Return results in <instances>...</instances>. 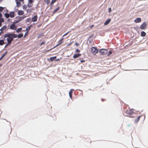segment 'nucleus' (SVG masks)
Returning <instances> with one entry per match:
<instances>
[{
	"instance_id": "obj_1",
	"label": "nucleus",
	"mask_w": 148,
	"mask_h": 148,
	"mask_svg": "<svg viewBox=\"0 0 148 148\" xmlns=\"http://www.w3.org/2000/svg\"><path fill=\"white\" fill-rule=\"evenodd\" d=\"M98 51V49L95 47H92L91 48V52L94 55Z\"/></svg>"
},
{
	"instance_id": "obj_2",
	"label": "nucleus",
	"mask_w": 148,
	"mask_h": 148,
	"mask_svg": "<svg viewBox=\"0 0 148 148\" xmlns=\"http://www.w3.org/2000/svg\"><path fill=\"white\" fill-rule=\"evenodd\" d=\"M125 113L127 114L128 115H130L132 114L133 113V110H131L130 108L127 109L125 111Z\"/></svg>"
},
{
	"instance_id": "obj_3",
	"label": "nucleus",
	"mask_w": 148,
	"mask_h": 148,
	"mask_svg": "<svg viewBox=\"0 0 148 148\" xmlns=\"http://www.w3.org/2000/svg\"><path fill=\"white\" fill-rule=\"evenodd\" d=\"M99 52L102 55H105L108 53V50L106 49H101L100 50Z\"/></svg>"
},
{
	"instance_id": "obj_4",
	"label": "nucleus",
	"mask_w": 148,
	"mask_h": 148,
	"mask_svg": "<svg viewBox=\"0 0 148 148\" xmlns=\"http://www.w3.org/2000/svg\"><path fill=\"white\" fill-rule=\"evenodd\" d=\"M4 37H17V36L14 34L8 33L4 35Z\"/></svg>"
},
{
	"instance_id": "obj_5",
	"label": "nucleus",
	"mask_w": 148,
	"mask_h": 148,
	"mask_svg": "<svg viewBox=\"0 0 148 148\" xmlns=\"http://www.w3.org/2000/svg\"><path fill=\"white\" fill-rule=\"evenodd\" d=\"M147 23L146 22H143L140 26V28L141 29H144L146 28L147 26Z\"/></svg>"
},
{
	"instance_id": "obj_6",
	"label": "nucleus",
	"mask_w": 148,
	"mask_h": 148,
	"mask_svg": "<svg viewBox=\"0 0 148 148\" xmlns=\"http://www.w3.org/2000/svg\"><path fill=\"white\" fill-rule=\"evenodd\" d=\"M63 38H62L60 40H59L58 41V44L56 45L55 47H54L53 48H56V47H57V46H58V45H60L61 44H62V43L63 42Z\"/></svg>"
},
{
	"instance_id": "obj_7",
	"label": "nucleus",
	"mask_w": 148,
	"mask_h": 148,
	"mask_svg": "<svg viewBox=\"0 0 148 148\" xmlns=\"http://www.w3.org/2000/svg\"><path fill=\"white\" fill-rule=\"evenodd\" d=\"M17 27L16 25L14 23L12 24L10 26V28L12 29H15Z\"/></svg>"
},
{
	"instance_id": "obj_8",
	"label": "nucleus",
	"mask_w": 148,
	"mask_h": 148,
	"mask_svg": "<svg viewBox=\"0 0 148 148\" xmlns=\"http://www.w3.org/2000/svg\"><path fill=\"white\" fill-rule=\"evenodd\" d=\"M141 21V19L140 18H137L134 20V22L136 23H140Z\"/></svg>"
},
{
	"instance_id": "obj_9",
	"label": "nucleus",
	"mask_w": 148,
	"mask_h": 148,
	"mask_svg": "<svg viewBox=\"0 0 148 148\" xmlns=\"http://www.w3.org/2000/svg\"><path fill=\"white\" fill-rule=\"evenodd\" d=\"M74 91V90L73 89H71L70 90L69 92V97L71 99H72V94H73V91Z\"/></svg>"
},
{
	"instance_id": "obj_10",
	"label": "nucleus",
	"mask_w": 148,
	"mask_h": 148,
	"mask_svg": "<svg viewBox=\"0 0 148 148\" xmlns=\"http://www.w3.org/2000/svg\"><path fill=\"white\" fill-rule=\"evenodd\" d=\"M21 1L20 0H15L16 4V6L17 7H20L21 5Z\"/></svg>"
},
{
	"instance_id": "obj_11",
	"label": "nucleus",
	"mask_w": 148,
	"mask_h": 148,
	"mask_svg": "<svg viewBox=\"0 0 148 148\" xmlns=\"http://www.w3.org/2000/svg\"><path fill=\"white\" fill-rule=\"evenodd\" d=\"M13 38H8L7 40L8 42V44H10L11 43L12 41L13 40Z\"/></svg>"
},
{
	"instance_id": "obj_12",
	"label": "nucleus",
	"mask_w": 148,
	"mask_h": 148,
	"mask_svg": "<svg viewBox=\"0 0 148 148\" xmlns=\"http://www.w3.org/2000/svg\"><path fill=\"white\" fill-rule=\"evenodd\" d=\"M37 16H35L32 18V21L33 22H35L37 21Z\"/></svg>"
},
{
	"instance_id": "obj_13",
	"label": "nucleus",
	"mask_w": 148,
	"mask_h": 148,
	"mask_svg": "<svg viewBox=\"0 0 148 148\" xmlns=\"http://www.w3.org/2000/svg\"><path fill=\"white\" fill-rule=\"evenodd\" d=\"M9 14L10 17L11 18H13L14 16V12H11Z\"/></svg>"
},
{
	"instance_id": "obj_14",
	"label": "nucleus",
	"mask_w": 148,
	"mask_h": 148,
	"mask_svg": "<svg viewBox=\"0 0 148 148\" xmlns=\"http://www.w3.org/2000/svg\"><path fill=\"white\" fill-rule=\"evenodd\" d=\"M111 21V19H108L104 23V25H108Z\"/></svg>"
},
{
	"instance_id": "obj_15",
	"label": "nucleus",
	"mask_w": 148,
	"mask_h": 148,
	"mask_svg": "<svg viewBox=\"0 0 148 148\" xmlns=\"http://www.w3.org/2000/svg\"><path fill=\"white\" fill-rule=\"evenodd\" d=\"M81 55V54L79 53L75 54L73 56V58H76L80 56Z\"/></svg>"
},
{
	"instance_id": "obj_16",
	"label": "nucleus",
	"mask_w": 148,
	"mask_h": 148,
	"mask_svg": "<svg viewBox=\"0 0 148 148\" xmlns=\"http://www.w3.org/2000/svg\"><path fill=\"white\" fill-rule=\"evenodd\" d=\"M141 116H138L136 119L134 120V122L135 123H137L140 119V118L141 117Z\"/></svg>"
},
{
	"instance_id": "obj_17",
	"label": "nucleus",
	"mask_w": 148,
	"mask_h": 148,
	"mask_svg": "<svg viewBox=\"0 0 148 148\" xmlns=\"http://www.w3.org/2000/svg\"><path fill=\"white\" fill-rule=\"evenodd\" d=\"M24 14V12L23 11L21 10L18 11V14L19 15H22Z\"/></svg>"
},
{
	"instance_id": "obj_18",
	"label": "nucleus",
	"mask_w": 148,
	"mask_h": 148,
	"mask_svg": "<svg viewBox=\"0 0 148 148\" xmlns=\"http://www.w3.org/2000/svg\"><path fill=\"white\" fill-rule=\"evenodd\" d=\"M6 28V27L5 26H4L3 27L1 28L0 29V31H1V32H2Z\"/></svg>"
},
{
	"instance_id": "obj_19",
	"label": "nucleus",
	"mask_w": 148,
	"mask_h": 148,
	"mask_svg": "<svg viewBox=\"0 0 148 148\" xmlns=\"http://www.w3.org/2000/svg\"><path fill=\"white\" fill-rule=\"evenodd\" d=\"M56 58V56H55L52 57H51L50 58V60L51 61H53L55 60Z\"/></svg>"
},
{
	"instance_id": "obj_20",
	"label": "nucleus",
	"mask_w": 148,
	"mask_h": 148,
	"mask_svg": "<svg viewBox=\"0 0 148 148\" xmlns=\"http://www.w3.org/2000/svg\"><path fill=\"white\" fill-rule=\"evenodd\" d=\"M141 35L142 36H145L146 35V33L144 32H142L141 33Z\"/></svg>"
},
{
	"instance_id": "obj_21",
	"label": "nucleus",
	"mask_w": 148,
	"mask_h": 148,
	"mask_svg": "<svg viewBox=\"0 0 148 148\" xmlns=\"http://www.w3.org/2000/svg\"><path fill=\"white\" fill-rule=\"evenodd\" d=\"M4 15L6 18H8L10 17L9 14L7 13H5L4 14Z\"/></svg>"
},
{
	"instance_id": "obj_22",
	"label": "nucleus",
	"mask_w": 148,
	"mask_h": 148,
	"mask_svg": "<svg viewBox=\"0 0 148 148\" xmlns=\"http://www.w3.org/2000/svg\"><path fill=\"white\" fill-rule=\"evenodd\" d=\"M4 43V42L3 40H0V45H3Z\"/></svg>"
},
{
	"instance_id": "obj_23",
	"label": "nucleus",
	"mask_w": 148,
	"mask_h": 148,
	"mask_svg": "<svg viewBox=\"0 0 148 148\" xmlns=\"http://www.w3.org/2000/svg\"><path fill=\"white\" fill-rule=\"evenodd\" d=\"M22 30L21 28H19L16 29V32L17 33H18L20 32Z\"/></svg>"
},
{
	"instance_id": "obj_24",
	"label": "nucleus",
	"mask_w": 148,
	"mask_h": 148,
	"mask_svg": "<svg viewBox=\"0 0 148 148\" xmlns=\"http://www.w3.org/2000/svg\"><path fill=\"white\" fill-rule=\"evenodd\" d=\"M34 1V0H28V3L30 4H32Z\"/></svg>"
},
{
	"instance_id": "obj_25",
	"label": "nucleus",
	"mask_w": 148,
	"mask_h": 148,
	"mask_svg": "<svg viewBox=\"0 0 148 148\" xmlns=\"http://www.w3.org/2000/svg\"><path fill=\"white\" fill-rule=\"evenodd\" d=\"M4 21L2 17L0 18V22L1 23L3 22Z\"/></svg>"
},
{
	"instance_id": "obj_26",
	"label": "nucleus",
	"mask_w": 148,
	"mask_h": 148,
	"mask_svg": "<svg viewBox=\"0 0 148 148\" xmlns=\"http://www.w3.org/2000/svg\"><path fill=\"white\" fill-rule=\"evenodd\" d=\"M5 8L0 6V12H1Z\"/></svg>"
},
{
	"instance_id": "obj_27",
	"label": "nucleus",
	"mask_w": 148,
	"mask_h": 148,
	"mask_svg": "<svg viewBox=\"0 0 148 148\" xmlns=\"http://www.w3.org/2000/svg\"><path fill=\"white\" fill-rule=\"evenodd\" d=\"M5 56V54H4V53L1 56L0 58V59H2Z\"/></svg>"
},
{
	"instance_id": "obj_28",
	"label": "nucleus",
	"mask_w": 148,
	"mask_h": 148,
	"mask_svg": "<svg viewBox=\"0 0 148 148\" xmlns=\"http://www.w3.org/2000/svg\"><path fill=\"white\" fill-rule=\"evenodd\" d=\"M5 56V54H4V53L1 56L0 58V59H2Z\"/></svg>"
},
{
	"instance_id": "obj_29",
	"label": "nucleus",
	"mask_w": 148,
	"mask_h": 148,
	"mask_svg": "<svg viewBox=\"0 0 148 148\" xmlns=\"http://www.w3.org/2000/svg\"><path fill=\"white\" fill-rule=\"evenodd\" d=\"M32 4H30V3H28V4L27 5V6L29 8H30L31 7H32Z\"/></svg>"
},
{
	"instance_id": "obj_30",
	"label": "nucleus",
	"mask_w": 148,
	"mask_h": 148,
	"mask_svg": "<svg viewBox=\"0 0 148 148\" xmlns=\"http://www.w3.org/2000/svg\"><path fill=\"white\" fill-rule=\"evenodd\" d=\"M112 51H110L109 52L108 54H107V56H109L110 55L112 54Z\"/></svg>"
},
{
	"instance_id": "obj_31",
	"label": "nucleus",
	"mask_w": 148,
	"mask_h": 148,
	"mask_svg": "<svg viewBox=\"0 0 148 148\" xmlns=\"http://www.w3.org/2000/svg\"><path fill=\"white\" fill-rule=\"evenodd\" d=\"M23 9L24 10H26L27 9V6L25 5H24L23 6Z\"/></svg>"
},
{
	"instance_id": "obj_32",
	"label": "nucleus",
	"mask_w": 148,
	"mask_h": 148,
	"mask_svg": "<svg viewBox=\"0 0 148 148\" xmlns=\"http://www.w3.org/2000/svg\"><path fill=\"white\" fill-rule=\"evenodd\" d=\"M30 27H28L26 28V30L27 31V32H28V30L30 29Z\"/></svg>"
},
{
	"instance_id": "obj_33",
	"label": "nucleus",
	"mask_w": 148,
	"mask_h": 148,
	"mask_svg": "<svg viewBox=\"0 0 148 148\" xmlns=\"http://www.w3.org/2000/svg\"><path fill=\"white\" fill-rule=\"evenodd\" d=\"M23 36V34H20L18 35V37H22Z\"/></svg>"
},
{
	"instance_id": "obj_34",
	"label": "nucleus",
	"mask_w": 148,
	"mask_h": 148,
	"mask_svg": "<svg viewBox=\"0 0 148 148\" xmlns=\"http://www.w3.org/2000/svg\"><path fill=\"white\" fill-rule=\"evenodd\" d=\"M56 0H52L51 3L53 4L56 2Z\"/></svg>"
},
{
	"instance_id": "obj_35",
	"label": "nucleus",
	"mask_w": 148,
	"mask_h": 148,
	"mask_svg": "<svg viewBox=\"0 0 148 148\" xmlns=\"http://www.w3.org/2000/svg\"><path fill=\"white\" fill-rule=\"evenodd\" d=\"M75 45L77 46H78L79 45V44L78 43L76 42L75 43Z\"/></svg>"
},
{
	"instance_id": "obj_36",
	"label": "nucleus",
	"mask_w": 148,
	"mask_h": 148,
	"mask_svg": "<svg viewBox=\"0 0 148 148\" xmlns=\"http://www.w3.org/2000/svg\"><path fill=\"white\" fill-rule=\"evenodd\" d=\"M59 8H57L55 10L54 12H56L57 11H58L59 10Z\"/></svg>"
},
{
	"instance_id": "obj_37",
	"label": "nucleus",
	"mask_w": 148,
	"mask_h": 148,
	"mask_svg": "<svg viewBox=\"0 0 148 148\" xmlns=\"http://www.w3.org/2000/svg\"><path fill=\"white\" fill-rule=\"evenodd\" d=\"M112 10L111 8H109L108 9V11L109 13Z\"/></svg>"
},
{
	"instance_id": "obj_38",
	"label": "nucleus",
	"mask_w": 148,
	"mask_h": 148,
	"mask_svg": "<svg viewBox=\"0 0 148 148\" xmlns=\"http://www.w3.org/2000/svg\"><path fill=\"white\" fill-rule=\"evenodd\" d=\"M27 12H31V10L30 9H28L27 10Z\"/></svg>"
},
{
	"instance_id": "obj_39",
	"label": "nucleus",
	"mask_w": 148,
	"mask_h": 148,
	"mask_svg": "<svg viewBox=\"0 0 148 148\" xmlns=\"http://www.w3.org/2000/svg\"><path fill=\"white\" fill-rule=\"evenodd\" d=\"M28 34V32H27L25 34L24 36H27Z\"/></svg>"
},
{
	"instance_id": "obj_40",
	"label": "nucleus",
	"mask_w": 148,
	"mask_h": 148,
	"mask_svg": "<svg viewBox=\"0 0 148 148\" xmlns=\"http://www.w3.org/2000/svg\"><path fill=\"white\" fill-rule=\"evenodd\" d=\"M80 51V50L78 49H77L76 50V52L77 53H79Z\"/></svg>"
},
{
	"instance_id": "obj_41",
	"label": "nucleus",
	"mask_w": 148,
	"mask_h": 148,
	"mask_svg": "<svg viewBox=\"0 0 148 148\" xmlns=\"http://www.w3.org/2000/svg\"><path fill=\"white\" fill-rule=\"evenodd\" d=\"M45 43V42H42V43H40V45H43V44H44Z\"/></svg>"
},
{
	"instance_id": "obj_42",
	"label": "nucleus",
	"mask_w": 148,
	"mask_h": 148,
	"mask_svg": "<svg viewBox=\"0 0 148 148\" xmlns=\"http://www.w3.org/2000/svg\"><path fill=\"white\" fill-rule=\"evenodd\" d=\"M2 17V15L1 14V13H0V18Z\"/></svg>"
},
{
	"instance_id": "obj_43",
	"label": "nucleus",
	"mask_w": 148,
	"mask_h": 148,
	"mask_svg": "<svg viewBox=\"0 0 148 148\" xmlns=\"http://www.w3.org/2000/svg\"><path fill=\"white\" fill-rule=\"evenodd\" d=\"M8 53V51H6L4 53V54H5V55H6L7 54V53Z\"/></svg>"
},
{
	"instance_id": "obj_44",
	"label": "nucleus",
	"mask_w": 148,
	"mask_h": 148,
	"mask_svg": "<svg viewBox=\"0 0 148 148\" xmlns=\"http://www.w3.org/2000/svg\"><path fill=\"white\" fill-rule=\"evenodd\" d=\"M68 34L67 33H66L65 34H64L63 35V36H66V35L67 34Z\"/></svg>"
},
{
	"instance_id": "obj_45",
	"label": "nucleus",
	"mask_w": 148,
	"mask_h": 148,
	"mask_svg": "<svg viewBox=\"0 0 148 148\" xmlns=\"http://www.w3.org/2000/svg\"><path fill=\"white\" fill-rule=\"evenodd\" d=\"M105 100L104 99H101V100L102 101H104Z\"/></svg>"
},
{
	"instance_id": "obj_46",
	"label": "nucleus",
	"mask_w": 148,
	"mask_h": 148,
	"mask_svg": "<svg viewBox=\"0 0 148 148\" xmlns=\"http://www.w3.org/2000/svg\"><path fill=\"white\" fill-rule=\"evenodd\" d=\"M2 66V64H0V67H1Z\"/></svg>"
},
{
	"instance_id": "obj_47",
	"label": "nucleus",
	"mask_w": 148,
	"mask_h": 148,
	"mask_svg": "<svg viewBox=\"0 0 148 148\" xmlns=\"http://www.w3.org/2000/svg\"><path fill=\"white\" fill-rule=\"evenodd\" d=\"M1 25V23L0 22V26Z\"/></svg>"
},
{
	"instance_id": "obj_48",
	"label": "nucleus",
	"mask_w": 148,
	"mask_h": 148,
	"mask_svg": "<svg viewBox=\"0 0 148 148\" xmlns=\"http://www.w3.org/2000/svg\"><path fill=\"white\" fill-rule=\"evenodd\" d=\"M84 62V61H81V62Z\"/></svg>"
},
{
	"instance_id": "obj_49",
	"label": "nucleus",
	"mask_w": 148,
	"mask_h": 148,
	"mask_svg": "<svg viewBox=\"0 0 148 148\" xmlns=\"http://www.w3.org/2000/svg\"><path fill=\"white\" fill-rule=\"evenodd\" d=\"M58 60H59V59H58L56 60V61H58Z\"/></svg>"
},
{
	"instance_id": "obj_50",
	"label": "nucleus",
	"mask_w": 148,
	"mask_h": 148,
	"mask_svg": "<svg viewBox=\"0 0 148 148\" xmlns=\"http://www.w3.org/2000/svg\"><path fill=\"white\" fill-rule=\"evenodd\" d=\"M52 49H49V50H48V51H50V50H51Z\"/></svg>"
},
{
	"instance_id": "obj_51",
	"label": "nucleus",
	"mask_w": 148,
	"mask_h": 148,
	"mask_svg": "<svg viewBox=\"0 0 148 148\" xmlns=\"http://www.w3.org/2000/svg\"><path fill=\"white\" fill-rule=\"evenodd\" d=\"M147 45H148V41L147 42Z\"/></svg>"
},
{
	"instance_id": "obj_52",
	"label": "nucleus",
	"mask_w": 148,
	"mask_h": 148,
	"mask_svg": "<svg viewBox=\"0 0 148 148\" xmlns=\"http://www.w3.org/2000/svg\"><path fill=\"white\" fill-rule=\"evenodd\" d=\"M2 59H0V60H1Z\"/></svg>"
},
{
	"instance_id": "obj_53",
	"label": "nucleus",
	"mask_w": 148,
	"mask_h": 148,
	"mask_svg": "<svg viewBox=\"0 0 148 148\" xmlns=\"http://www.w3.org/2000/svg\"><path fill=\"white\" fill-rule=\"evenodd\" d=\"M1 1V0H0Z\"/></svg>"
}]
</instances>
